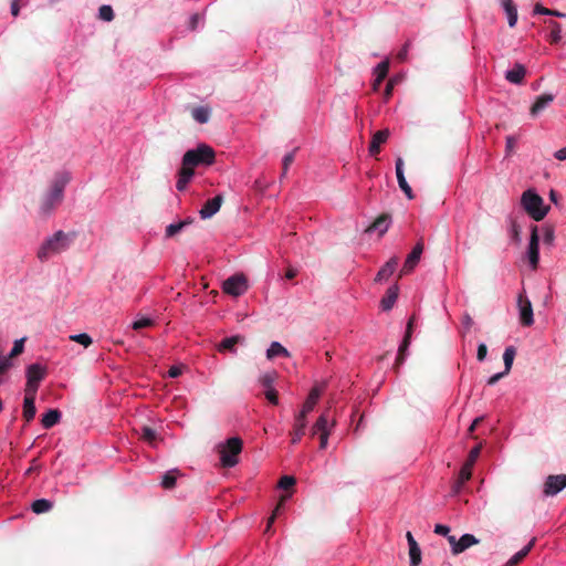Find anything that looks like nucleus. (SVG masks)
Here are the masks:
<instances>
[{
  "instance_id": "f257e3e1",
  "label": "nucleus",
  "mask_w": 566,
  "mask_h": 566,
  "mask_svg": "<svg viewBox=\"0 0 566 566\" xmlns=\"http://www.w3.org/2000/svg\"><path fill=\"white\" fill-rule=\"evenodd\" d=\"M74 238V233H65L62 230L56 231L40 245L36 254L38 259L41 262H45L51 256L66 251Z\"/></svg>"
},
{
  "instance_id": "f03ea898",
  "label": "nucleus",
  "mask_w": 566,
  "mask_h": 566,
  "mask_svg": "<svg viewBox=\"0 0 566 566\" xmlns=\"http://www.w3.org/2000/svg\"><path fill=\"white\" fill-rule=\"evenodd\" d=\"M216 153L212 147L207 144H200L195 149H189L182 157V165L195 169L199 165L210 166L214 163Z\"/></svg>"
},
{
  "instance_id": "7ed1b4c3",
  "label": "nucleus",
  "mask_w": 566,
  "mask_h": 566,
  "mask_svg": "<svg viewBox=\"0 0 566 566\" xmlns=\"http://www.w3.org/2000/svg\"><path fill=\"white\" fill-rule=\"evenodd\" d=\"M521 205L526 213L535 221L543 220L549 210V207L544 206L543 198L532 189L523 192Z\"/></svg>"
},
{
  "instance_id": "20e7f679",
  "label": "nucleus",
  "mask_w": 566,
  "mask_h": 566,
  "mask_svg": "<svg viewBox=\"0 0 566 566\" xmlns=\"http://www.w3.org/2000/svg\"><path fill=\"white\" fill-rule=\"evenodd\" d=\"M242 440L238 437L228 439L218 446L220 462L223 468H232L239 462V454L242 451Z\"/></svg>"
},
{
  "instance_id": "39448f33",
  "label": "nucleus",
  "mask_w": 566,
  "mask_h": 566,
  "mask_svg": "<svg viewBox=\"0 0 566 566\" xmlns=\"http://www.w3.org/2000/svg\"><path fill=\"white\" fill-rule=\"evenodd\" d=\"M69 178L56 179L50 191L42 198L41 211L43 214H49L57 205L62 202L63 191Z\"/></svg>"
},
{
  "instance_id": "423d86ee",
  "label": "nucleus",
  "mask_w": 566,
  "mask_h": 566,
  "mask_svg": "<svg viewBox=\"0 0 566 566\" xmlns=\"http://www.w3.org/2000/svg\"><path fill=\"white\" fill-rule=\"evenodd\" d=\"M481 448H482V446L479 444V446L472 448L471 451L469 452V455L459 472L458 479L455 480V482L452 485L453 494H458L461 491L464 483L471 479L472 468L480 455Z\"/></svg>"
},
{
  "instance_id": "0eeeda50",
  "label": "nucleus",
  "mask_w": 566,
  "mask_h": 566,
  "mask_svg": "<svg viewBox=\"0 0 566 566\" xmlns=\"http://www.w3.org/2000/svg\"><path fill=\"white\" fill-rule=\"evenodd\" d=\"M248 287V280L242 273L233 274L222 283V291L234 297L244 294Z\"/></svg>"
},
{
  "instance_id": "6e6552de",
  "label": "nucleus",
  "mask_w": 566,
  "mask_h": 566,
  "mask_svg": "<svg viewBox=\"0 0 566 566\" xmlns=\"http://www.w3.org/2000/svg\"><path fill=\"white\" fill-rule=\"evenodd\" d=\"M566 488V474L548 475L544 483V494L546 496L556 495Z\"/></svg>"
},
{
  "instance_id": "1a4fd4ad",
  "label": "nucleus",
  "mask_w": 566,
  "mask_h": 566,
  "mask_svg": "<svg viewBox=\"0 0 566 566\" xmlns=\"http://www.w3.org/2000/svg\"><path fill=\"white\" fill-rule=\"evenodd\" d=\"M527 255L531 266L536 269L539 262V237L536 226L532 227Z\"/></svg>"
},
{
  "instance_id": "9d476101",
  "label": "nucleus",
  "mask_w": 566,
  "mask_h": 566,
  "mask_svg": "<svg viewBox=\"0 0 566 566\" xmlns=\"http://www.w3.org/2000/svg\"><path fill=\"white\" fill-rule=\"evenodd\" d=\"M423 252V243L422 241L417 242L412 251L408 254L405 264L400 271L399 277H401L405 274H409L417 263L419 262L421 254Z\"/></svg>"
},
{
  "instance_id": "9b49d317",
  "label": "nucleus",
  "mask_w": 566,
  "mask_h": 566,
  "mask_svg": "<svg viewBox=\"0 0 566 566\" xmlns=\"http://www.w3.org/2000/svg\"><path fill=\"white\" fill-rule=\"evenodd\" d=\"M518 308L521 324L523 326H531L534 323L532 304L522 294L518 296Z\"/></svg>"
},
{
  "instance_id": "f8f14e48",
  "label": "nucleus",
  "mask_w": 566,
  "mask_h": 566,
  "mask_svg": "<svg viewBox=\"0 0 566 566\" xmlns=\"http://www.w3.org/2000/svg\"><path fill=\"white\" fill-rule=\"evenodd\" d=\"M222 202L223 197L221 195L209 199L199 211L201 219H209L216 214L220 210Z\"/></svg>"
},
{
  "instance_id": "ddd939ff",
  "label": "nucleus",
  "mask_w": 566,
  "mask_h": 566,
  "mask_svg": "<svg viewBox=\"0 0 566 566\" xmlns=\"http://www.w3.org/2000/svg\"><path fill=\"white\" fill-rule=\"evenodd\" d=\"M396 176L398 180V185L400 189L405 192L408 199H413V192L411 187L406 180L405 174H403V160L401 157H398L396 160Z\"/></svg>"
},
{
  "instance_id": "4468645a",
  "label": "nucleus",
  "mask_w": 566,
  "mask_h": 566,
  "mask_svg": "<svg viewBox=\"0 0 566 566\" xmlns=\"http://www.w3.org/2000/svg\"><path fill=\"white\" fill-rule=\"evenodd\" d=\"M388 137H389L388 129L377 130L371 137L370 145H369V154L371 156H377L380 153L381 144L386 143Z\"/></svg>"
},
{
  "instance_id": "2eb2a0df",
  "label": "nucleus",
  "mask_w": 566,
  "mask_h": 566,
  "mask_svg": "<svg viewBox=\"0 0 566 566\" xmlns=\"http://www.w3.org/2000/svg\"><path fill=\"white\" fill-rule=\"evenodd\" d=\"M391 222V216L389 213H381L374 222L366 229V232L378 231L380 235L387 232Z\"/></svg>"
},
{
  "instance_id": "dca6fc26",
  "label": "nucleus",
  "mask_w": 566,
  "mask_h": 566,
  "mask_svg": "<svg viewBox=\"0 0 566 566\" xmlns=\"http://www.w3.org/2000/svg\"><path fill=\"white\" fill-rule=\"evenodd\" d=\"M555 98L554 94L546 93L536 97L534 104L530 108L532 116H536L544 111Z\"/></svg>"
},
{
  "instance_id": "f3484780",
  "label": "nucleus",
  "mask_w": 566,
  "mask_h": 566,
  "mask_svg": "<svg viewBox=\"0 0 566 566\" xmlns=\"http://www.w3.org/2000/svg\"><path fill=\"white\" fill-rule=\"evenodd\" d=\"M399 259L397 256H392L377 273L375 281L382 282L387 281L396 271Z\"/></svg>"
},
{
  "instance_id": "a211bd4d",
  "label": "nucleus",
  "mask_w": 566,
  "mask_h": 566,
  "mask_svg": "<svg viewBox=\"0 0 566 566\" xmlns=\"http://www.w3.org/2000/svg\"><path fill=\"white\" fill-rule=\"evenodd\" d=\"M305 428H306V418L303 416L296 415L293 430L291 431V436H292L291 442L293 444L300 442V440L302 439V437L305 433Z\"/></svg>"
},
{
  "instance_id": "6ab92c4d",
  "label": "nucleus",
  "mask_w": 566,
  "mask_h": 566,
  "mask_svg": "<svg viewBox=\"0 0 566 566\" xmlns=\"http://www.w3.org/2000/svg\"><path fill=\"white\" fill-rule=\"evenodd\" d=\"M399 287L397 284L390 286L385 296L380 301V306L384 311H389L395 305L398 298Z\"/></svg>"
},
{
  "instance_id": "aec40b11",
  "label": "nucleus",
  "mask_w": 566,
  "mask_h": 566,
  "mask_svg": "<svg viewBox=\"0 0 566 566\" xmlns=\"http://www.w3.org/2000/svg\"><path fill=\"white\" fill-rule=\"evenodd\" d=\"M526 74V69L523 64L516 63L514 67L506 72L505 78L513 84H521Z\"/></svg>"
},
{
  "instance_id": "412c9836",
  "label": "nucleus",
  "mask_w": 566,
  "mask_h": 566,
  "mask_svg": "<svg viewBox=\"0 0 566 566\" xmlns=\"http://www.w3.org/2000/svg\"><path fill=\"white\" fill-rule=\"evenodd\" d=\"M193 175H195V170L181 165V168L178 174V180L176 184V188L179 191H184L187 188V185L189 184V181L191 180Z\"/></svg>"
},
{
  "instance_id": "4be33fe9",
  "label": "nucleus",
  "mask_w": 566,
  "mask_h": 566,
  "mask_svg": "<svg viewBox=\"0 0 566 566\" xmlns=\"http://www.w3.org/2000/svg\"><path fill=\"white\" fill-rule=\"evenodd\" d=\"M193 175H195V170L181 165V168L178 174V180L176 184V188L179 191H184L187 188V185L189 184V181L191 180Z\"/></svg>"
},
{
  "instance_id": "5701e85b",
  "label": "nucleus",
  "mask_w": 566,
  "mask_h": 566,
  "mask_svg": "<svg viewBox=\"0 0 566 566\" xmlns=\"http://www.w3.org/2000/svg\"><path fill=\"white\" fill-rule=\"evenodd\" d=\"M319 397V391L316 388H313L311 392L308 394L305 402L302 406V409L300 411V416L307 417V415L314 409L317 400Z\"/></svg>"
},
{
  "instance_id": "b1692460",
  "label": "nucleus",
  "mask_w": 566,
  "mask_h": 566,
  "mask_svg": "<svg viewBox=\"0 0 566 566\" xmlns=\"http://www.w3.org/2000/svg\"><path fill=\"white\" fill-rule=\"evenodd\" d=\"M479 539L472 534L462 535L457 543V548L454 549V555L461 554L469 547L476 545Z\"/></svg>"
},
{
  "instance_id": "393cba45",
  "label": "nucleus",
  "mask_w": 566,
  "mask_h": 566,
  "mask_svg": "<svg viewBox=\"0 0 566 566\" xmlns=\"http://www.w3.org/2000/svg\"><path fill=\"white\" fill-rule=\"evenodd\" d=\"M535 538H533L526 546H524L521 551L514 554L506 563V566H517L531 552L532 547L535 544Z\"/></svg>"
},
{
  "instance_id": "a878e982",
  "label": "nucleus",
  "mask_w": 566,
  "mask_h": 566,
  "mask_svg": "<svg viewBox=\"0 0 566 566\" xmlns=\"http://www.w3.org/2000/svg\"><path fill=\"white\" fill-rule=\"evenodd\" d=\"M45 376V368L39 364H32L27 368V378L30 381L40 382Z\"/></svg>"
},
{
  "instance_id": "bb28decb",
  "label": "nucleus",
  "mask_w": 566,
  "mask_h": 566,
  "mask_svg": "<svg viewBox=\"0 0 566 566\" xmlns=\"http://www.w3.org/2000/svg\"><path fill=\"white\" fill-rule=\"evenodd\" d=\"M61 419V412L57 409H50L42 416L41 423L45 429L55 426Z\"/></svg>"
},
{
  "instance_id": "cd10ccee",
  "label": "nucleus",
  "mask_w": 566,
  "mask_h": 566,
  "mask_svg": "<svg viewBox=\"0 0 566 566\" xmlns=\"http://www.w3.org/2000/svg\"><path fill=\"white\" fill-rule=\"evenodd\" d=\"M334 426H335V420H332V422L329 423L328 413L325 412L317 418L316 422L314 423V429H315V431H319V433H322L324 431L331 433V430Z\"/></svg>"
},
{
  "instance_id": "c85d7f7f",
  "label": "nucleus",
  "mask_w": 566,
  "mask_h": 566,
  "mask_svg": "<svg viewBox=\"0 0 566 566\" xmlns=\"http://www.w3.org/2000/svg\"><path fill=\"white\" fill-rule=\"evenodd\" d=\"M191 115L196 122L205 124L210 119L211 108L208 106H197L192 108Z\"/></svg>"
},
{
  "instance_id": "c756f323",
  "label": "nucleus",
  "mask_w": 566,
  "mask_h": 566,
  "mask_svg": "<svg viewBox=\"0 0 566 566\" xmlns=\"http://www.w3.org/2000/svg\"><path fill=\"white\" fill-rule=\"evenodd\" d=\"M509 20V25L513 28L516 24L517 21V10L515 4L513 3V0H500Z\"/></svg>"
},
{
  "instance_id": "7c9ffc66",
  "label": "nucleus",
  "mask_w": 566,
  "mask_h": 566,
  "mask_svg": "<svg viewBox=\"0 0 566 566\" xmlns=\"http://www.w3.org/2000/svg\"><path fill=\"white\" fill-rule=\"evenodd\" d=\"M276 356L290 357L289 350L282 346L279 342H272L266 350V357L273 359Z\"/></svg>"
},
{
  "instance_id": "2f4dec72",
  "label": "nucleus",
  "mask_w": 566,
  "mask_h": 566,
  "mask_svg": "<svg viewBox=\"0 0 566 566\" xmlns=\"http://www.w3.org/2000/svg\"><path fill=\"white\" fill-rule=\"evenodd\" d=\"M34 401V398L24 397L22 416L27 422L32 421L35 416L36 408Z\"/></svg>"
},
{
  "instance_id": "473e14b6",
  "label": "nucleus",
  "mask_w": 566,
  "mask_h": 566,
  "mask_svg": "<svg viewBox=\"0 0 566 566\" xmlns=\"http://www.w3.org/2000/svg\"><path fill=\"white\" fill-rule=\"evenodd\" d=\"M243 342H244V337H242L240 335L226 337L219 344V350H233V348L237 344L243 343Z\"/></svg>"
},
{
  "instance_id": "72a5a7b5",
  "label": "nucleus",
  "mask_w": 566,
  "mask_h": 566,
  "mask_svg": "<svg viewBox=\"0 0 566 566\" xmlns=\"http://www.w3.org/2000/svg\"><path fill=\"white\" fill-rule=\"evenodd\" d=\"M291 496V494H284L280 497L279 500V503L276 504L272 515L269 517L268 520V525H266V528H265V533H269L270 530H271V526L272 524L274 523L277 514L281 512V510L284 507V504L286 502V500Z\"/></svg>"
},
{
  "instance_id": "f704fd0d",
  "label": "nucleus",
  "mask_w": 566,
  "mask_h": 566,
  "mask_svg": "<svg viewBox=\"0 0 566 566\" xmlns=\"http://www.w3.org/2000/svg\"><path fill=\"white\" fill-rule=\"evenodd\" d=\"M53 507V503L46 499H40V500H35L32 505H31V509L34 513L36 514H42V513H46L49 512L51 509Z\"/></svg>"
},
{
  "instance_id": "c9c22d12",
  "label": "nucleus",
  "mask_w": 566,
  "mask_h": 566,
  "mask_svg": "<svg viewBox=\"0 0 566 566\" xmlns=\"http://www.w3.org/2000/svg\"><path fill=\"white\" fill-rule=\"evenodd\" d=\"M516 355V350L513 346H509L505 348L503 354V360H504V371L509 374L511 371L514 358Z\"/></svg>"
},
{
  "instance_id": "e433bc0d",
  "label": "nucleus",
  "mask_w": 566,
  "mask_h": 566,
  "mask_svg": "<svg viewBox=\"0 0 566 566\" xmlns=\"http://www.w3.org/2000/svg\"><path fill=\"white\" fill-rule=\"evenodd\" d=\"M411 338H409V335H405L402 343L400 344L398 348V355L396 358V368H398L405 360L406 352L410 345Z\"/></svg>"
},
{
  "instance_id": "4c0bfd02",
  "label": "nucleus",
  "mask_w": 566,
  "mask_h": 566,
  "mask_svg": "<svg viewBox=\"0 0 566 566\" xmlns=\"http://www.w3.org/2000/svg\"><path fill=\"white\" fill-rule=\"evenodd\" d=\"M140 437L149 446H155L156 442H157V432L153 428H150V427L144 426L142 428V436Z\"/></svg>"
},
{
  "instance_id": "58836bf2",
  "label": "nucleus",
  "mask_w": 566,
  "mask_h": 566,
  "mask_svg": "<svg viewBox=\"0 0 566 566\" xmlns=\"http://www.w3.org/2000/svg\"><path fill=\"white\" fill-rule=\"evenodd\" d=\"M178 473L179 472L177 470H171V471L166 472L164 474L163 481H161L163 488L172 489L176 485Z\"/></svg>"
},
{
  "instance_id": "ea45409f",
  "label": "nucleus",
  "mask_w": 566,
  "mask_h": 566,
  "mask_svg": "<svg viewBox=\"0 0 566 566\" xmlns=\"http://www.w3.org/2000/svg\"><path fill=\"white\" fill-rule=\"evenodd\" d=\"M549 25H551V34H549V42L552 44H556L560 41L562 39V35H560V32H562V27L558 22L556 21H551L549 22Z\"/></svg>"
},
{
  "instance_id": "a19ab883",
  "label": "nucleus",
  "mask_w": 566,
  "mask_h": 566,
  "mask_svg": "<svg viewBox=\"0 0 566 566\" xmlns=\"http://www.w3.org/2000/svg\"><path fill=\"white\" fill-rule=\"evenodd\" d=\"M410 566H419L421 563V551L418 544L409 546Z\"/></svg>"
},
{
  "instance_id": "79ce46f5",
  "label": "nucleus",
  "mask_w": 566,
  "mask_h": 566,
  "mask_svg": "<svg viewBox=\"0 0 566 566\" xmlns=\"http://www.w3.org/2000/svg\"><path fill=\"white\" fill-rule=\"evenodd\" d=\"M534 13L535 14H547V15H554V17H558V18H564L565 14L559 12V11H556V10H551V9H547L545 7H543L542 4L539 3H536L535 7H534Z\"/></svg>"
},
{
  "instance_id": "37998d69",
  "label": "nucleus",
  "mask_w": 566,
  "mask_h": 566,
  "mask_svg": "<svg viewBox=\"0 0 566 566\" xmlns=\"http://www.w3.org/2000/svg\"><path fill=\"white\" fill-rule=\"evenodd\" d=\"M70 339L72 342H75V343H78V344L83 345L84 347H88L92 344V342H93L92 337L88 334H86V333L71 335Z\"/></svg>"
},
{
  "instance_id": "c03bdc74",
  "label": "nucleus",
  "mask_w": 566,
  "mask_h": 566,
  "mask_svg": "<svg viewBox=\"0 0 566 566\" xmlns=\"http://www.w3.org/2000/svg\"><path fill=\"white\" fill-rule=\"evenodd\" d=\"M375 72H376V75L379 77V80H385L389 72V61L385 60V61L380 62L376 66Z\"/></svg>"
},
{
  "instance_id": "a18cd8bd",
  "label": "nucleus",
  "mask_w": 566,
  "mask_h": 566,
  "mask_svg": "<svg viewBox=\"0 0 566 566\" xmlns=\"http://www.w3.org/2000/svg\"><path fill=\"white\" fill-rule=\"evenodd\" d=\"M295 483H296V480H295L294 476H292V475H284V476H282L280 479L277 485H279L280 489H283V490L287 491V490L292 489L295 485Z\"/></svg>"
},
{
  "instance_id": "49530a36",
  "label": "nucleus",
  "mask_w": 566,
  "mask_h": 566,
  "mask_svg": "<svg viewBox=\"0 0 566 566\" xmlns=\"http://www.w3.org/2000/svg\"><path fill=\"white\" fill-rule=\"evenodd\" d=\"M275 378H276L275 371L265 373L264 375H262L260 377V382L262 386L266 387L268 389H272V385H273Z\"/></svg>"
},
{
  "instance_id": "de8ad7c7",
  "label": "nucleus",
  "mask_w": 566,
  "mask_h": 566,
  "mask_svg": "<svg viewBox=\"0 0 566 566\" xmlns=\"http://www.w3.org/2000/svg\"><path fill=\"white\" fill-rule=\"evenodd\" d=\"M154 324H155V322H154L151 318L144 317V318H140V319L135 321V322L132 324V327H133V329H135V331H139V329H142V328H146V327L154 326Z\"/></svg>"
},
{
  "instance_id": "09e8293b",
  "label": "nucleus",
  "mask_w": 566,
  "mask_h": 566,
  "mask_svg": "<svg viewBox=\"0 0 566 566\" xmlns=\"http://www.w3.org/2000/svg\"><path fill=\"white\" fill-rule=\"evenodd\" d=\"M24 348V338L18 339L14 342L13 347L11 349L10 355L8 356L9 361L18 355H20L23 352Z\"/></svg>"
},
{
  "instance_id": "8fccbe9b",
  "label": "nucleus",
  "mask_w": 566,
  "mask_h": 566,
  "mask_svg": "<svg viewBox=\"0 0 566 566\" xmlns=\"http://www.w3.org/2000/svg\"><path fill=\"white\" fill-rule=\"evenodd\" d=\"M99 18L104 21H112L114 19V11L109 6H102L99 8Z\"/></svg>"
},
{
  "instance_id": "3c124183",
  "label": "nucleus",
  "mask_w": 566,
  "mask_h": 566,
  "mask_svg": "<svg viewBox=\"0 0 566 566\" xmlns=\"http://www.w3.org/2000/svg\"><path fill=\"white\" fill-rule=\"evenodd\" d=\"M39 388V382L27 380L25 396L28 398H34Z\"/></svg>"
},
{
  "instance_id": "603ef678",
  "label": "nucleus",
  "mask_w": 566,
  "mask_h": 566,
  "mask_svg": "<svg viewBox=\"0 0 566 566\" xmlns=\"http://www.w3.org/2000/svg\"><path fill=\"white\" fill-rule=\"evenodd\" d=\"M294 151L292 153H289L284 156L283 158V163H282V177H284L290 168V166L293 164L294 161Z\"/></svg>"
},
{
  "instance_id": "864d4df0",
  "label": "nucleus",
  "mask_w": 566,
  "mask_h": 566,
  "mask_svg": "<svg viewBox=\"0 0 566 566\" xmlns=\"http://www.w3.org/2000/svg\"><path fill=\"white\" fill-rule=\"evenodd\" d=\"M185 228V223H171L166 228V237H174Z\"/></svg>"
},
{
  "instance_id": "5fc2aeb1",
  "label": "nucleus",
  "mask_w": 566,
  "mask_h": 566,
  "mask_svg": "<svg viewBox=\"0 0 566 566\" xmlns=\"http://www.w3.org/2000/svg\"><path fill=\"white\" fill-rule=\"evenodd\" d=\"M520 234H521V227L518 226L516 220L512 219L511 220V235H512V239L515 242H518L520 241Z\"/></svg>"
},
{
  "instance_id": "6e6d98bb",
  "label": "nucleus",
  "mask_w": 566,
  "mask_h": 566,
  "mask_svg": "<svg viewBox=\"0 0 566 566\" xmlns=\"http://www.w3.org/2000/svg\"><path fill=\"white\" fill-rule=\"evenodd\" d=\"M544 230V242L551 244L554 240V228L552 226L543 227Z\"/></svg>"
},
{
  "instance_id": "4d7b16f0",
  "label": "nucleus",
  "mask_w": 566,
  "mask_h": 566,
  "mask_svg": "<svg viewBox=\"0 0 566 566\" xmlns=\"http://www.w3.org/2000/svg\"><path fill=\"white\" fill-rule=\"evenodd\" d=\"M265 398L273 405H277L279 403V395H277V391L275 389H268L266 392H265Z\"/></svg>"
},
{
  "instance_id": "13d9d810",
  "label": "nucleus",
  "mask_w": 566,
  "mask_h": 566,
  "mask_svg": "<svg viewBox=\"0 0 566 566\" xmlns=\"http://www.w3.org/2000/svg\"><path fill=\"white\" fill-rule=\"evenodd\" d=\"M488 354V347L485 344H480L478 347L476 358L479 361H483Z\"/></svg>"
},
{
  "instance_id": "bf43d9fd",
  "label": "nucleus",
  "mask_w": 566,
  "mask_h": 566,
  "mask_svg": "<svg viewBox=\"0 0 566 566\" xmlns=\"http://www.w3.org/2000/svg\"><path fill=\"white\" fill-rule=\"evenodd\" d=\"M449 532H450V528L447 525L437 524L434 526V533L438 535L448 536Z\"/></svg>"
},
{
  "instance_id": "052dcab7",
  "label": "nucleus",
  "mask_w": 566,
  "mask_h": 566,
  "mask_svg": "<svg viewBox=\"0 0 566 566\" xmlns=\"http://www.w3.org/2000/svg\"><path fill=\"white\" fill-rule=\"evenodd\" d=\"M507 374L505 371H502V373H497L493 376H491L489 379H488V385L490 386H493L495 385L500 379H502L504 376H506Z\"/></svg>"
},
{
  "instance_id": "680f3d73",
  "label": "nucleus",
  "mask_w": 566,
  "mask_h": 566,
  "mask_svg": "<svg viewBox=\"0 0 566 566\" xmlns=\"http://www.w3.org/2000/svg\"><path fill=\"white\" fill-rule=\"evenodd\" d=\"M408 49H409V42H407L402 49L398 52L397 54V59L400 61V62H403L406 61L407 59V54H408Z\"/></svg>"
},
{
  "instance_id": "e2e57ef3",
  "label": "nucleus",
  "mask_w": 566,
  "mask_h": 566,
  "mask_svg": "<svg viewBox=\"0 0 566 566\" xmlns=\"http://www.w3.org/2000/svg\"><path fill=\"white\" fill-rule=\"evenodd\" d=\"M329 434H331L329 432H325V431L319 433V448L321 449H326Z\"/></svg>"
},
{
  "instance_id": "0e129e2a",
  "label": "nucleus",
  "mask_w": 566,
  "mask_h": 566,
  "mask_svg": "<svg viewBox=\"0 0 566 566\" xmlns=\"http://www.w3.org/2000/svg\"><path fill=\"white\" fill-rule=\"evenodd\" d=\"M200 19H201V17L198 13H195V14L191 15L190 21H189L190 30L193 31V30L197 29Z\"/></svg>"
},
{
  "instance_id": "69168bd1",
  "label": "nucleus",
  "mask_w": 566,
  "mask_h": 566,
  "mask_svg": "<svg viewBox=\"0 0 566 566\" xmlns=\"http://www.w3.org/2000/svg\"><path fill=\"white\" fill-rule=\"evenodd\" d=\"M20 12L19 0L11 1V13L13 17H18Z\"/></svg>"
},
{
  "instance_id": "338daca9",
  "label": "nucleus",
  "mask_w": 566,
  "mask_h": 566,
  "mask_svg": "<svg viewBox=\"0 0 566 566\" xmlns=\"http://www.w3.org/2000/svg\"><path fill=\"white\" fill-rule=\"evenodd\" d=\"M168 375L171 377V378H176L178 376L181 375V369L180 367H177V366H172L169 368L168 370Z\"/></svg>"
},
{
  "instance_id": "774afa93",
  "label": "nucleus",
  "mask_w": 566,
  "mask_h": 566,
  "mask_svg": "<svg viewBox=\"0 0 566 566\" xmlns=\"http://www.w3.org/2000/svg\"><path fill=\"white\" fill-rule=\"evenodd\" d=\"M554 157L558 160H566V147L557 150L555 154H554Z\"/></svg>"
}]
</instances>
